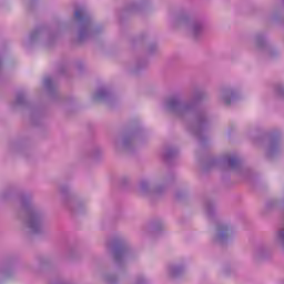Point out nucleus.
Segmentation results:
<instances>
[{
    "label": "nucleus",
    "instance_id": "obj_2",
    "mask_svg": "<svg viewBox=\"0 0 284 284\" xmlns=\"http://www.w3.org/2000/svg\"><path fill=\"white\" fill-rule=\"evenodd\" d=\"M79 14H80V12H75V17H78V18H79Z\"/></svg>",
    "mask_w": 284,
    "mask_h": 284
},
{
    "label": "nucleus",
    "instance_id": "obj_1",
    "mask_svg": "<svg viewBox=\"0 0 284 284\" xmlns=\"http://www.w3.org/2000/svg\"><path fill=\"white\" fill-rule=\"evenodd\" d=\"M276 239L277 241H284V231H281L280 233H277Z\"/></svg>",
    "mask_w": 284,
    "mask_h": 284
}]
</instances>
